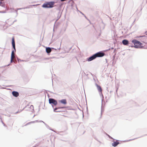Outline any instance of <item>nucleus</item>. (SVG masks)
Returning a JSON list of instances; mask_svg holds the SVG:
<instances>
[{
	"instance_id": "12",
	"label": "nucleus",
	"mask_w": 147,
	"mask_h": 147,
	"mask_svg": "<svg viewBox=\"0 0 147 147\" xmlns=\"http://www.w3.org/2000/svg\"><path fill=\"white\" fill-rule=\"evenodd\" d=\"M46 51L48 53H50L51 51V49L50 48L48 47L46 49Z\"/></svg>"
},
{
	"instance_id": "6",
	"label": "nucleus",
	"mask_w": 147,
	"mask_h": 147,
	"mask_svg": "<svg viewBox=\"0 0 147 147\" xmlns=\"http://www.w3.org/2000/svg\"><path fill=\"white\" fill-rule=\"evenodd\" d=\"M66 108V107H65L56 108L54 109V111L55 112H60L61 111H59V110H58L59 109H64V108Z\"/></svg>"
},
{
	"instance_id": "10",
	"label": "nucleus",
	"mask_w": 147,
	"mask_h": 147,
	"mask_svg": "<svg viewBox=\"0 0 147 147\" xmlns=\"http://www.w3.org/2000/svg\"><path fill=\"white\" fill-rule=\"evenodd\" d=\"M59 102L64 105H66L67 103L66 100L65 99H62L60 100Z\"/></svg>"
},
{
	"instance_id": "8",
	"label": "nucleus",
	"mask_w": 147,
	"mask_h": 147,
	"mask_svg": "<svg viewBox=\"0 0 147 147\" xmlns=\"http://www.w3.org/2000/svg\"><path fill=\"white\" fill-rule=\"evenodd\" d=\"M96 85L98 91L101 93H102V89L101 88L100 86L98 85L97 84H96Z\"/></svg>"
},
{
	"instance_id": "14",
	"label": "nucleus",
	"mask_w": 147,
	"mask_h": 147,
	"mask_svg": "<svg viewBox=\"0 0 147 147\" xmlns=\"http://www.w3.org/2000/svg\"><path fill=\"white\" fill-rule=\"evenodd\" d=\"M14 59H12V58H11V63H12V62L13 61V60Z\"/></svg>"
},
{
	"instance_id": "5",
	"label": "nucleus",
	"mask_w": 147,
	"mask_h": 147,
	"mask_svg": "<svg viewBox=\"0 0 147 147\" xmlns=\"http://www.w3.org/2000/svg\"><path fill=\"white\" fill-rule=\"evenodd\" d=\"M12 44L13 46V47L15 51V52H16V50L15 48V42L14 40V37H13L12 39Z\"/></svg>"
},
{
	"instance_id": "1",
	"label": "nucleus",
	"mask_w": 147,
	"mask_h": 147,
	"mask_svg": "<svg viewBox=\"0 0 147 147\" xmlns=\"http://www.w3.org/2000/svg\"><path fill=\"white\" fill-rule=\"evenodd\" d=\"M105 54L104 53L100 52H98L88 58V61H91L97 57H102Z\"/></svg>"
},
{
	"instance_id": "9",
	"label": "nucleus",
	"mask_w": 147,
	"mask_h": 147,
	"mask_svg": "<svg viewBox=\"0 0 147 147\" xmlns=\"http://www.w3.org/2000/svg\"><path fill=\"white\" fill-rule=\"evenodd\" d=\"M119 144V142L118 141H116L112 143V145L113 146L115 147L117 146Z\"/></svg>"
},
{
	"instance_id": "3",
	"label": "nucleus",
	"mask_w": 147,
	"mask_h": 147,
	"mask_svg": "<svg viewBox=\"0 0 147 147\" xmlns=\"http://www.w3.org/2000/svg\"><path fill=\"white\" fill-rule=\"evenodd\" d=\"M134 44V47L136 48H140L141 47L142 43L138 40L133 41Z\"/></svg>"
},
{
	"instance_id": "7",
	"label": "nucleus",
	"mask_w": 147,
	"mask_h": 147,
	"mask_svg": "<svg viewBox=\"0 0 147 147\" xmlns=\"http://www.w3.org/2000/svg\"><path fill=\"white\" fill-rule=\"evenodd\" d=\"M12 94L13 96L16 97H17L19 95L18 92L16 91H14L12 92Z\"/></svg>"
},
{
	"instance_id": "2",
	"label": "nucleus",
	"mask_w": 147,
	"mask_h": 147,
	"mask_svg": "<svg viewBox=\"0 0 147 147\" xmlns=\"http://www.w3.org/2000/svg\"><path fill=\"white\" fill-rule=\"evenodd\" d=\"M55 4L54 2H50L44 3L42 5V7L45 8H52L53 7Z\"/></svg>"
},
{
	"instance_id": "13",
	"label": "nucleus",
	"mask_w": 147,
	"mask_h": 147,
	"mask_svg": "<svg viewBox=\"0 0 147 147\" xmlns=\"http://www.w3.org/2000/svg\"><path fill=\"white\" fill-rule=\"evenodd\" d=\"M14 51H15L14 50L12 51L11 53V58H12V59H14L15 58L14 54Z\"/></svg>"
},
{
	"instance_id": "11",
	"label": "nucleus",
	"mask_w": 147,
	"mask_h": 147,
	"mask_svg": "<svg viewBox=\"0 0 147 147\" xmlns=\"http://www.w3.org/2000/svg\"><path fill=\"white\" fill-rule=\"evenodd\" d=\"M122 43L124 45H127L128 44V41L126 40H123L122 41Z\"/></svg>"
},
{
	"instance_id": "15",
	"label": "nucleus",
	"mask_w": 147,
	"mask_h": 147,
	"mask_svg": "<svg viewBox=\"0 0 147 147\" xmlns=\"http://www.w3.org/2000/svg\"><path fill=\"white\" fill-rule=\"evenodd\" d=\"M145 34L146 35H147V31H146L145 32Z\"/></svg>"
},
{
	"instance_id": "4",
	"label": "nucleus",
	"mask_w": 147,
	"mask_h": 147,
	"mask_svg": "<svg viewBox=\"0 0 147 147\" xmlns=\"http://www.w3.org/2000/svg\"><path fill=\"white\" fill-rule=\"evenodd\" d=\"M49 102L50 104H53L55 105H56L57 104V101L56 100L53 98H49Z\"/></svg>"
}]
</instances>
